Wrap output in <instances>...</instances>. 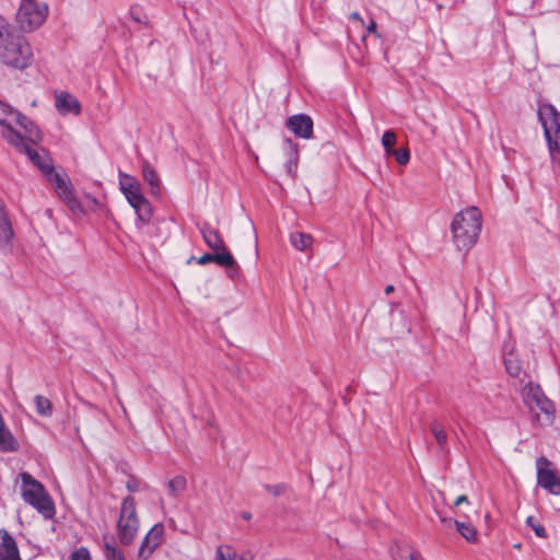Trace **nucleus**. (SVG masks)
I'll return each instance as SVG.
<instances>
[{
	"instance_id": "obj_37",
	"label": "nucleus",
	"mask_w": 560,
	"mask_h": 560,
	"mask_svg": "<svg viewBox=\"0 0 560 560\" xmlns=\"http://www.w3.org/2000/svg\"><path fill=\"white\" fill-rule=\"evenodd\" d=\"M214 560H234V557L232 555H225L221 547H219L215 551V559Z\"/></svg>"
},
{
	"instance_id": "obj_33",
	"label": "nucleus",
	"mask_w": 560,
	"mask_h": 560,
	"mask_svg": "<svg viewBox=\"0 0 560 560\" xmlns=\"http://www.w3.org/2000/svg\"><path fill=\"white\" fill-rule=\"evenodd\" d=\"M71 560H92L90 551L85 547H80L71 555Z\"/></svg>"
},
{
	"instance_id": "obj_7",
	"label": "nucleus",
	"mask_w": 560,
	"mask_h": 560,
	"mask_svg": "<svg viewBox=\"0 0 560 560\" xmlns=\"http://www.w3.org/2000/svg\"><path fill=\"white\" fill-rule=\"evenodd\" d=\"M524 404L534 411L539 410V413L535 415V421L540 425H550L553 423L556 418L555 404L545 395L541 387L534 383L528 382L524 385L521 392Z\"/></svg>"
},
{
	"instance_id": "obj_2",
	"label": "nucleus",
	"mask_w": 560,
	"mask_h": 560,
	"mask_svg": "<svg viewBox=\"0 0 560 560\" xmlns=\"http://www.w3.org/2000/svg\"><path fill=\"white\" fill-rule=\"evenodd\" d=\"M34 59L26 37L0 15V62L19 70L28 68Z\"/></svg>"
},
{
	"instance_id": "obj_18",
	"label": "nucleus",
	"mask_w": 560,
	"mask_h": 560,
	"mask_svg": "<svg viewBox=\"0 0 560 560\" xmlns=\"http://www.w3.org/2000/svg\"><path fill=\"white\" fill-rule=\"evenodd\" d=\"M142 176L144 182L150 187V192L153 196H159L161 192V179L155 170L150 165L149 162L142 164Z\"/></svg>"
},
{
	"instance_id": "obj_4",
	"label": "nucleus",
	"mask_w": 560,
	"mask_h": 560,
	"mask_svg": "<svg viewBox=\"0 0 560 560\" xmlns=\"http://www.w3.org/2000/svg\"><path fill=\"white\" fill-rule=\"evenodd\" d=\"M0 125L3 127L2 135L9 143H20L22 132L14 129L18 125L25 137L35 142L42 139L40 131L26 116L13 109L10 105L0 101Z\"/></svg>"
},
{
	"instance_id": "obj_27",
	"label": "nucleus",
	"mask_w": 560,
	"mask_h": 560,
	"mask_svg": "<svg viewBox=\"0 0 560 560\" xmlns=\"http://www.w3.org/2000/svg\"><path fill=\"white\" fill-rule=\"evenodd\" d=\"M455 526L467 541H475L477 532L470 523L455 521Z\"/></svg>"
},
{
	"instance_id": "obj_34",
	"label": "nucleus",
	"mask_w": 560,
	"mask_h": 560,
	"mask_svg": "<svg viewBox=\"0 0 560 560\" xmlns=\"http://www.w3.org/2000/svg\"><path fill=\"white\" fill-rule=\"evenodd\" d=\"M266 489L271 492L275 497L281 495L284 493L287 486L283 483L267 486Z\"/></svg>"
},
{
	"instance_id": "obj_22",
	"label": "nucleus",
	"mask_w": 560,
	"mask_h": 560,
	"mask_svg": "<svg viewBox=\"0 0 560 560\" xmlns=\"http://www.w3.org/2000/svg\"><path fill=\"white\" fill-rule=\"evenodd\" d=\"M431 432L440 447L442 453H445L447 450V434L442 424L434 421L431 423Z\"/></svg>"
},
{
	"instance_id": "obj_3",
	"label": "nucleus",
	"mask_w": 560,
	"mask_h": 560,
	"mask_svg": "<svg viewBox=\"0 0 560 560\" xmlns=\"http://www.w3.org/2000/svg\"><path fill=\"white\" fill-rule=\"evenodd\" d=\"M481 213L476 207L458 212L451 224L453 242L457 249L469 250L478 241L481 232Z\"/></svg>"
},
{
	"instance_id": "obj_24",
	"label": "nucleus",
	"mask_w": 560,
	"mask_h": 560,
	"mask_svg": "<svg viewBox=\"0 0 560 560\" xmlns=\"http://www.w3.org/2000/svg\"><path fill=\"white\" fill-rule=\"evenodd\" d=\"M504 365L506 372L513 376L517 377L521 374L522 371V363L521 360L515 355L514 353H509L504 358Z\"/></svg>"
},
{
	"instance_id": "obj_6",
	"label": "nucleus",
	"mask_w": 560,
	"mask_h": 560,
	"mask_svg": "<svg viewBox=\"0 0 560 560\" xmlns=\"http://www.w3.org/2000/svg\"><path fill=\"white\" fill-rule=\"evenodd\" d=\"M20 477L22 481L21 495L24 502L33 506L46 520L52 518L56 513L55 504L45 487L28 472H22Z\"/></svg>"
},
{
	"instance_id": "obj_43",
	"label": "nucleus",
	"mask_w": 560,
	"mask_h": 560,
	"mask_svg": "<svg viewBox=\"0 0 560 560\" xmlns=\"http://www.w3.org/2000/svg\"><path fill=\"white\" fill-rule=\"evenodd\" d=\"M394 285L389 284L385 288V294H390L392 292H394Z\"/></svg>"
},
{
	"instance_id": "obj_38",
	"label": "nucleus",
	"mask_w": 560,
	"mask_h": 560,
	"mask_svg": "<svg viewBox=\"0 0 560 560\" xmlns=\"http://www.w3.org/2000/svg\"><path fill=\"white\" fill-rule=\"evenodd\" d=\"M126 487L130 492H136L139 490V482L135 479H130L128 480Z\"/></svg>"
},
{
	"instance_id": "obj_8",
	"label": "nucleus",
	"mask_w": 560,
	"mask_h": 560,
	"mask_svg": "<svg viewBox=\"0 0 560 560\" xmlns=\"http://www.w3.org/2000/svg\"><path fill=\"white\" fill-rule=\"evenodd\" d=\"M48 4L39 0H22L15 15L18 27L23 32H34L46 21Z\"/></svg>"
},
{
	"instance_id": "obj_31",
	"label": "nucleus",
	"mask_w": 560,
	"mask_h": 560,
	"mask_svg": "<svg viewBox=\"0 0 560 560\" xmlns=\"http://www.w3.org/2000/svg\"><path fill=\"white\" fill-rule=\"evenodd\" d=\"M129 15L136 23L143 25L149 24L148 15L142 11V9L139 5H132L129 10Z\"/></svg>"
},
{
	"instance_id": "obj_1",
	"label": "nucleus",
	"mask_w": 560,
	"mask_h": 560,
	"mask_svg": "<svg viewBox=\"0 0 560 560\" xmlns=\"http://www.w3.org/2000/svg\"><path fill=\"white\" fill-rule=\"evenodd\" d=\"M37 142L38 141H35V143ZM30 143L34 144L33 141L25 137V132H23L21 135V142L11 144L25 153L28 159L39 167L46 179L54 187L58 197L73 213L82 212L81 202L77 198L69 178L66 175L56 172L54 166L50 165L49 160L40 155Z\"/></svg>"
},
{
	"instance_id": "obj_28",
	"label": "nucleus",
	"mask_w": 560,
	"mask_h": 560,
	"mask_svg": "<svg viewBox=\"0 0 560 560\" xmlns=\"http://www.w3.org/2000/svg\"><path fill=\"white\" fill-rule=\"evenodd\" d=\"M385 154L387 156H394L399 165H406L410 161V151L408 148L395 149L394 147L392 150H388V152H385Z\"/></svg>"
},
{
	"instance_id": "obj_9",
	"label": "nucleus",
	"mask_w": 560,
	"mask_h": 560,
	"mask_svg": "<svg viewBox=\"0 0 560 560\" xmlns=\"http://www.w3.org/2000/svg\"><path fill=\"white\" fill-rule=\"evenodd\" d=\"M140 527L133 497H126L120 506L117 521V536L121 545L129 546L135 540Z\"/></svg>"
},
{
	"instance_id": "obj_41",
	"label": "nucleus",
	"mask_w": 560,
	"mask_h": 560,
	"mask_svg": "<svg viewBox=\"0 0 560 560\" xmlns=\"http://www.w3.org/2000/svg\"><path fill=\"white\" fill-rule=\"evenodd\" d=\"M464 502H468V498L463 494L455 500V505H460Z\"/></svg>"
},
{
	"instance_id": "obj_40",
	"label": "nucleus",
	"mask_w": 560,
	"mask_h": 560,
	"mask_svg": "<svg viewBox=\"0 0 560 560\" xmlns=\"http://www.w3.org/2000/svg\"><path fill=\"white\" fill-rule=\"evenodd\" d=\"M376 30V23L374 20H371L370 24L366 26L368 33H374Z\"/></svg>"
},
{
	"instance_id": "obj_13",
	"label": "nucleus",
	"mask_w": 560,
	"mask_h": 560,
	"mask_svg": "<svg viewBox=\"0 0 560 560\" xmlns=\"http://www.w3.org/2000/svg\"><path fill=\"white\" fill-rule=\"evenodd\" d=\"M287 127L296 137L308 139L313 133V121L304 114L293 115L287 121Z\"/></svg>"
},
{
	"instance_id": "obj_35",
	"label": "nucleus",
	"mask_w": 560,
	"mask_h": 560,
	"mask_svg": "<svg viewBox=\"0 0 560 560\" xmlns=\"http://www.w3.org/2000/svg\"><path fill=\"white\" fill-rule=\"evenodd\" d=\"M238 271H240V266L236 261H235L234 266H230L229 268H226L228 277L231 279L237 278Z\"/></svg>"
},
{
	"instance_id": "obj_44",
	"label": "nucleus",
	"mask_w": 560,
	"mask_h": 560,
	"mask_svg": "<svg viewBox=\"0 0 560 560\" xmlns=\"http://www.w3.org/2000/svg\"><path fill=\"white\" fill-rule=\"evenodd\" d=\"M243 517H244L245 520H249V518H250V514H249V513H245V514L243 515Z\"/></svg>"
},
{
	"instance_id": "obj_20",
	"label": "nucleus",
	"mask_w": 560,
	"mask_h": 560,
	"mask_svg": "<svg viewBox=\"0 0 560 560\" xmlns=\"http://www.w3.org/2000/svg\"><path fill=\"white\" fill-rule=\"evenodd\" d=\"M290 243L298 250H306L313 244L312 235L302 232H294L290 234Z\"/></svg>"
},
{
	"instance_id": "obj_21",
	"label": "nucleus",
	"mask_w": 560,
	"mask_h": 560,
	"mask_svg": "<svg viewBox=\"0 0 560 560\" xmlns=\"http://www.w3.org/2000/svg\"><path fill=\"white\" fill-rule=\"evenodd\" d=\"M103 553L106 560H126L124 552L116 547L113 538H104Z\"/></svg>"
},
{
	"instance_id": "obj_10",
	"label": "nucleus",
	"mask_w": 560,
	"mask_h": 560,
	"mask_svg": "<svg viewBox=\"0 0 560 560\" xmlns=\"http://www.w3.org/2000/svg\"><path fill=\"white\" fill-rule=\"evenodd\" d=\"M537 483L550 494L560 495V477L551 462L541 456L536 459Z\"/></svg>"
},
{
	"instance_id": "obj_5",
	"label": "nucleus",
	"mask_w": 560,
	"mask_h": 560,
	"mask_svg": "<svg viewBox=\"0 0 560 560\" xmlns=\"http://www.w3.org/2000/svg\"><path fill=\"white\" fill-rule=\"evenodd\" d=\"M538 118L547 140L552 170L558 173L560 171V113L553 105L542 104L538 108Z\"/></svg>"
},
{
	"instance_id": "obj_17",
	"label": "nucleus",
	"mask_w": 560,
	"mask_h": 560,
	"mask_svg": "<svg viewBox=\"0 0 560 560\" xmlns=\"http://www.w3.org/2000/svg\"><path fill=\"white\" fill-rule=\"evenodd\" d=\"M56 108L61 115H68L70 113L78 115L81 110L78 100L66 92L56 95Z\"/></svg>"
},
{
	"instance_id": "obj_36",
	"label": "nucleus",
	"mask_w": 560,
	"mask_h": 560,
	"mask_svg": "<svg viewBox=\"0 0 560 560\" xmlns=\"http://www.w3.org/2000/svg\"><path fill=\"white\" fill-rule=\"evenodd\" d=\"M214 259V253H206L202 256L199 257L198 264L199 265H206L209 262H213Z\"/></svg>"
},
{
	"instance_id": "obj_32",
	"label": "nucleus",
	"mask_w": 560,
	"mask_h": 560,
	"mask_svg": "<svg viewBox=\"0 0 560 560\" xmlns=\"http://www.w3.org/2000/svg\"><path fill=\"white\" fill-rule=\"evenodd\" d=\"M381 142L384 151L388 152V150H392V148L395 147L397 142V136L393 130H386L382 136Z\"/></svg>"
},
{
	"instance_id": "obj_42",
	"label": "nucleus",
	"mask_w": 560,
	"mask_h": 560,
	"mask_svg": "<svg viewBox=\"0 0 560 560\" xmlns=\"http://www.w3.org/2000/svg\"><path fill=\"white\" fill-rule=\"evenodd\" d=\"M350 16H351V19H353V20H358V21H360L362 24L364 23V22H363V20L361 19V16H360V14H359L358 12H353V13H351V15H350Z\"/></svg>"
},
{
	"instance_id": "obj_19",
	"label": "nucleus",
	"mask_w": 560,
	"mask_h": 560,
	"mask_svg": "<svg viewBox=\"0 0 560 560\" xmlns=\"http://www.w3.org/2000/svg\"><path fill=\"white\" fill-rule=\"evenodd\" d=\"M137 214V225L142 228L147 225L153 214L150 201L144 197L139 202L131 206Z\"/></svg>"
},
{
	"instance_id": "obj_39",
	"label": "nucleus",
	"mask_w": 560,
	"mask_h": 560,
	"mask_svg": "<svg viewBox=\"0 0 560 560\" xmlns=\"http://www.w3.org/2000/svg\"><path fill=\"white\" fill-rule=\"evenodd\" d=\"M417 553L416 552H408L407 556H401L398 560H417Z\"/></svg>"
},
{
	"instance_id": "obj_29",
	"label": "nucleus",
	"mask_w": 560,
	"mask_h": 560,
	"mask_svg": "<svg viewBox=\"0 0 560 560\" xmlns=\"http://www.w3.org/2000/svg\"><path fill=\"white\" fill-rule=\"evenodd\" d=\"M168 492L173 497H178L186 488V478L176 476L168 481Z\"/></svg>"
},
{
	"instance_id": "obj_25",
	"label": "nucleus",
	"mask_w": 560,
	"mask_h": 560,
	"mask_svg": "<svg viewBox=\"0 0 560 560\" xmlns=\"http://www.w3.org/2000/svg\"><path fill=\"white\" fill-rule=\"evenodd\" d=\"M235 259L233 255L228 250L226 247L223 249H219V252H214L213 262L219 265L220 267L229 268L230 266H234Z\"/></svg>"
},
{
	"instance_id": "obj_26",
	"label": "nucleus",
	"mask_w": 560,
	"mask_h": 560,
	"mask_svg": "<svg viewBox=\"0 0 560 560\" xmlns=\"http://www.w3.org/2000/svg\"><path fill=\"white\" fill-rule=\"evenodd\" d=\"M34 402L36 406V411L38 415L44 417H49L52 412V406L48 398L37 395L34 398Z\"/></svg>"
},
{
	"instance_id": "obj_16",
	"label": "nucleus",
	"mask_w": 560,
	"mask_h": 560,
	"mask_svg": "<svg viewBox=\"0 0 560 560\" xmlns=\"http://www.w3.org/2000/svg\"><path fill=\"white\" fill-rule=\"evenodd\" d=\"M199 231L207 246L213 252H219V249H223V247H225L220 232L209 223L201 224L199 226Z\"/></svg>"
},
{
	"instance_id": "obj_30",
	"label": "nucleus",
	"mask_w": 560,
	"mask_h": 560,
	"mask_svg": "<svg viewBox=\"0 0 560 560\" xmlns=\"http://www.w3.org/2000/svg\"><path fill=\"white\" fill-rule=\"evenodd\" d=\"M526 525L534 530V533L537 537H539V538L547 537L546 528L535 516H533V515L527 516Z\"/></svg>"
},
{
	"instance_id": "obj_15",
	"label": "nucleus",
	"mask_w": 560,
	"mask_h": 560,
	"mask_svg": "<svg viewBox=\"0 0 560 560\" xmlns=\"http://www.w3.org/2000/svg\"><path fill=\"white\" fill-rule=\"evenodd\" d=\"M0 560H22L15 539L5 529H0Z\"/></svg>"
},
{
	"instance_id": "obj_14",
	"label": "nucleus",
	"mask_w": 560,
	"mask_h": 560,
	"mask_svg": "<svg viewBox=\"0 0 560 560\" xmlns=\"http://www.w3.org/2000/svg\"><path fill=\"white\" fill-rule=\"evenodd\" d=\"M13 237L14 232L12 224L4 210L3 201L0 198V250L3 253L10 252L12 248Z\"/></svg>"
},
{
	"instance_id": "obj_23",
	"label": "nucleus",
	"mask_w": 560,
	"mask_h": 560,
	"mask_svg": "<svg viewBox=\"0 0 560 560\" xmlns=\"http://www.w3.org/2000/svg\"><path fill=\"white\" fill-rule=\"evenodd\" d=\"M287 144H288V161L285 163V170H287L288 174L293 177L295 175V171L298 167V160H299L298 149L295 145L292 144V142L290 140L287 141Z\"/></svg>"
},
{
	"instance_id": "obj_12",
	"label": "nucleus",
	"mask_w": 560,
	"mask_h": 560,
	"mask_svg": "<svg viewBox=\"0 0 560 560\" xmlns=\"http://www.w3.org/2000/svg\"><path fill=\"white\" fill-rule=\"evenodd\" d=\"M119 189L130 206L139 202L144 198L141 191L140 183L131 175L119 172Z\"/></svg>"
},
{
	"instance_id": "obj_11",
	"label": "nucleus",
	"mask_w": 560,
	"mask_h": 560,
	"mask_svg": "<svg viewBox=\"0 0 560 560\" xmlns=\"http://www.w3.org/2000/svg\"><path fill=\"white\" fill-rule=\"evenodd\" d=\"M163 539L164 525L162 523H156L143 537L138 550V559L148 560L153 555V552L162 545Z\"/></svg>"
}]
</instances>
